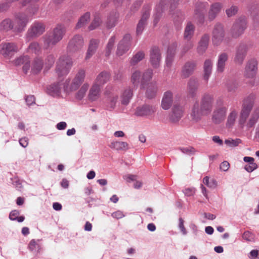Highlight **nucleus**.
Instances as JSON below:
<instances>
[{
	"mask_svg": "<svg viewBox=\"0 0 259 259\" xmlns=\"http://www.w3.org/2000/svg\"><path fill=\"white\" fill-rule=\"evenodd\" d=\"M194 26L190 22L187 23L184 32V38L188 40H190L194 34Z\"/></svg>",
	"mask_w": 259,
	"mask_h": 259,
	"instance_id": "a19ab883",
	"label": "nucleus"
},
{
	"mask_svg": "<svg viewBox=\"0 0 259 259\" xmlns=\"http://www.w3.org/2000/svg\"><path fill=\"white\" fill-rule=\"evenodd\" d=\"M115 40V36L111 37L109 39L105 49V55L106 57H109L110 55L111 51L113 49Z\"/></svg>",
	"mask_w": 259,
	"mask_h": 259,
	"instance_id": "49530a36",
	"label": "nucleus"
},
{
	"mask_svg": "<svg viewBox=\"0 0 259 259\" xmlns=\"http://www.w3.org/2000/svg\"><path fill=\"white\" fill-rule=\"evenodd\" d=\"M66 31V29L64 25L57 24L51 33L46 35L44 37L45 45L47 47L55 46L63 38Z\"/></svg>",
	"mask_w": 259,
	"mask_h": 259,
	"instance_id": "7ed1b4c3",
	"label": "nucleus"
},
{
	"mask_svg": "<svg viewBox=\"0 0 259 259\" xmlns=\"http://www.w3.org/2000/svg\"><path fill=\"white\" fill-rule=\"evenodd\" d=\"M259 119V107L256 108L252 113L249 120L247 123L248 127H253L257 122Z\"/></svg>",
	"mask_w": 259,
	"mask_h": 259,
	"instance_id": "4c0bfd02",
	"label": "nucleus"
},
{
	"mask_svg": "<svg viewBox=\"0 0 259 259\" xmlns=\"http://www.w3.org/2000/svg\"><path fill=\"white\" fill-rule=\"evenodd\" d=\"M55 62V57L52 55H50L47 56L45 60V69H49L54 64Z\"/></svg>",
	"mask_w": 259,
	"mask_h": 259,
	"instance_id": "864d4df0",
	"label": "nucleus"
},
{
	"mask_svg": "<svg viewBox=\"0 0 259 259\" xmlns=\"http://www.w3.org/2000/svg\"><path fill=\"white\" fill-rule=\"evenodd\" d=\"M107 108L110 110L115 109L118 102V92L116 89L107 87L105 91Z\"/></svg>",
	"mask_w": 259,
	"mask_h": 259,
	"instance_id": "423d86ee",
	"label": "nucleus"
},
{
	"mask_svg": "<svg viewBox=\"0 0 259 259\" xmlns=\"http://www.w3.org/2000/svg\"><path fill=\"white\" fill-rule=\"evenodd\" d=\"M25 101L28 106H30L35 103V98L33 96H28L25 98Z\"/></svg>",
	"mask_w": 259,
	"mask_h": 259,
	"instance_id": "774afa93",
	"label": "nucleus"
},
{
	"mask_svg": "<svg viewBox=\"0 0 259 259\" xmlns=\"http://www.w3.org/2000/svg\"><path fill=\"white\" fill-rule=\"evenodd\" d=\"M18 50V46L14 42H5L0 45V54L6 58H11Z\"/></svg>",
	"mask_w": 259,
	"mask_h": 259,
	"instance_id": "6e6552de",
	"label": "nucleus"
},
{
	"mask_svg": "<svg viewBox=\"0 0 259 259\" xmlns=\"http://www.w3.org/2000/svg\"><path fill=\"white\" fill-rule=\"evenodd\" d=\"M14 25L12 20L10 19H6L0 23V30L8 31L11 29L14 30Z\"/></svg>",
	"mask_w": 259,
	"mask_h": 259,
	"instance_id": "ea45409f",
	"label": "nucleus"
},
{
	"mask_svg": "<svg viewBox=\"0 0 259 259\" xmlns=\"http://www.w3.org/2000/svg\"><path fill=\"white\" fill-rule=\"evenodd\" d=\"M99 43V40L98 39H92L90 40L85 57L86 59L90 58L95 54L98 48Z\"/></svg>",
	"mask_w": 259,
	"mask_h": 259,
	"instance_id": "cd10ccee",
	"label": "nucleus"
},
{
	"mask_svg": "<svg viewBox=\"0 0 259 259\" xmlns=\"http://www.w3.org/2000/svg\"><path fill=\"white\" fill-rule=\"evenodd\" d=\"M203 183L204 185L210 188H214L217 187V185L216 181L211 180L210 181H209V178L207 176H206L203 178Z\"/></svg>",
	"mask_w": 259,
	"mask_h": 259,
	"instance_id": "5fc2aeb1",
	"label": "nucleus"
},
{
	"mask_svg": "<svg viewBox=\"0 0 259 259\" xmlns=\"http://www.w3.org/2000/svg\"><path fill=\"white\" fill-rule=\"evenodd\" d=\"M184 106L180 104H175L171 109L169 115V119L172 122H178L183 116L184 113Z\"/></svg>",
	"mask_w": 259,
	"mask_h": 259,
	"instance_id": "2eb2a0df",
	"label": "nucleus"
},
{
	"mask_svg": "<svg viewBox=\"0 0 259 259\" xmlns=\"http://www.w3.org/2000/svg\"><path fill=\"white\" fill-rule=\"evenodd\" d=\"M223 5L220 3H214L210 7L208 17L210 20H213L221 12Z\"/></svg>",
	"mask_w": 259,
	"mask_h": 259,
	"instance_id": "412c9836",
	"label": "nucleus"
},
{
	"mask_svg": "<svg viewBox=\"0 0 259 259\" xmlns=\"http://www.w3.org/2000/svg\"><path fill=\"white\" fill-rule=\"evenodd\" d=\"M247 51L246 46L244 45H240L236 51V54L235 57V61L238 64H241L246 55Z\"/></svg>",
	"mask_w": 259,
	"mask_h": 259,
	"instance_id": "4be33fe9",
	"label": "nucleus"
},
{
	"mask_svg": "<svg viewBox=\"0 0 259 259\" xmlns=\"http://www.w3.org/2000/svg\"><path fill=\"white\" fill-rule=\"evenodd\" d=\"M165 3L164 1H161L159 2V4L156 6L155 8L156 13L154 14V23H156L158 20L164 8Z\"/></svg>",
	"mask_w": 259,
	"mask_h": 259,
	"instance_id": "79ce46f5",
	"label": "nucleus"
},
{
	"mask_svg": "<svg viewBox=\"0 0 259 259\" xmlns=\"http://www.w3.org/2000/svg\"><path fill=\"white\" fill-rule=\"evenodd\" d=\"M72 66L71 58L68 56H62L57 63L56 72L59 76L66 75Z\"/></svg>",
	"mask_w": 259,
	"mask_h": 259,
	"instance_id": "39448f33",
	"label": "nucleus"
},
{
	"mask_svg": "<svg viewBox=\"0 0 259 259\" xmlns=\"http://www.w3.org/2000/svg\"><path fill=\"white\" fill-rule=\"evenodd\" d=\"M38 10V7L34 6L33 7L29 8L27 9L26 12H25L27 15H28L29 18L30 20L32 18L33 15H34L37 12Z\"/></svg>",
	"mask_w": 259,
	"mask_h": 259,
	"instance_id": "052dcab7",
	"label": "nucleus"
},
{
	"mask_svg": "<svg viewBox=\"0 0 259 259\" xmlns=\"http://www.w3.org/2000/svg\"><path fill=\"white\" fill-rule=\"evenodd\" d=\"M206 9V5L205 4H200L199 6H197L195 10V16L199 18L201 21L204 20V11Z\"/></svg>",
	"mask_w": 259,
	"mask_h": 259,
	"instance_id": "c03bdc74",
	"label": "nucleus"
},
{
	"mask_svg": "<svg viewBox=\"0 0 259 259\" xmlns=\"http://www.w3.org/2000/svg\"><path fill=\"white\" fill-rule=\"evenodd\" d=\"M153 75V70L148 69L146 70L143 74L141 78V85L142 88H144V84L147 81H150Z\"/></svg>",
	"mask_w": 259,
	"mask_h": 259,
	"instance_id": "a18cd8bd",
	"label": "nucleus"
},
{
	"mask_svg": "<svg viewBox=\"0 0 259 259\" xmlns=\"http://www.w3.org/2000/svg\"><path fill=\"white\" fill-rule=\"evenodd\" d=\"M228 111L227 107L225 105L222 98H218L215 102V108L211 115L212 122L216 124L223 122L226 117Z\"/></svg>",
	"mask_w": 259,
	"mask_h": 259,
	"instance_id": "20e7f679",
	"label": "nucleus"
},
{
	"mask_svg": "<svg viewBox=\"0 0 259 259\" xmlns=\"http://www.w3.org/2000/svg\"><path fill=\"white\" fill-rule=\"evenodd\" d=\"M252 106L253 104L252 102H250L247 103V101H244L239 120V123L241 125H243L245 123Z\"/></svg>",
	"mask_w": 259,
	"mask_h": 259,
	"instance_id": "dca6fc26",
	"label": "nucleus"
},
{
	"mask_svg": "<svg viewBox=\"0 0 259 259\" xmlns=\"http://www.w3.org/2000/svg\"><path fill=\"white\" fill-rule=\"evenodd\" d=\"M230 167V164L227 161H224L222 162L220 166V168L221 170L224 171H227Z\"/></svg>",
	"mask_w": 259,
	"mask_h": 259,
	"instance_id": "338daca9",
	"label": "nucleus"
},
{
	"mask_svg": "<svg viewBox=\"0 0 259 259\" xmlns=\"http://www.w3.org/2000/svg\"><path fill=\"white\" fill-rule=\"evenodd\" d=\"M146 24V23L145 22L139 21L137 27V33L138 34H140L142 33Z\"/></svg>",
	"mask_w": 259,
	"mask_h": 259,
	"instance_id": "69168bd1",
	"label": "nucleus"
},
{
	"mask_svg": "<svg viewBox=\"0 0 259 259\" xmlns=\"http://www.w3.org/2000/svg\"><path fill=\"white\" fill-rule=\"evenodd\" d=\"M141 72L139 71L136 70L133 73L131 76V81L135 87L138 85L141 79Z\"/></svg>",
	"mask_w": 259,
	"mask_h": 259,
	"instance_id": "09e8293b",
	"label": "nucleus"
},
{
	"mask_svg": "<svg viewBox=\"0 0 259 259\" xmlns=\"http://www.w3.org/2000/svg\"><path fill=\"white\" fill-rule=\"evenodd\" d=\"M176 48L177 44L175 43L171 44L168 48L165 63L166 65L168 67L171 65Z\"/></svg>",
	"mask_w": 259,
	"mask_h": 259,
	"instance_id": "c85d7f7f",
	"label": "nucleus"
},
{
	"mask_svg": "<svg viewBox=\"0 0 259 259\" xmlns=\"http://www.w3.org/2000/svg\"><path fill=\"white\" fill-rule=\"evenodd\" d=\"M241 140L238 138L235 139L228 138L225 140L224 143L230 147H235L238 146L241 143Z\"/></svg>",
	"mask_w": 259,
	"mask_h": 259,
	"instance_id": "8fccbe9b",
	"label": "nucleus"
},
{
	"mask_svg": "<svg viewBox=\"0 0 259 259\" xmlns=\"http://www.w3.org/2000/svg\"><path fill=\"white\" fill-rule=\"evenodd\" d=\"M89 84L88 83H83L78 91L75 94V98L77 100H81L85 96L86 93L89 90Z\"/></svg>",
	"mask_w": 259,
	"mask_h": 259,
	"instance_id": "58836bf2",
	"label": "nucleus"
},
{
	"mask_svg": "<svg viewBox=\"0 0 259 259\" xmlns=\"http://www.w3.org/2000/svg\"><path fill=\"white\" fill-rule=\"evenodd\" d=\"M209 37L207 34L203 35L199 42L197 47V51L199 54H203L207 49Z\"/></svg>",
	"mask_w": 259,
	"mask_h": 259,
	"instance_id": "2f4dec72",
	"label": "nucleus"
},
{
	"mask_svg": "<svg viewBox=\"0 0 259 259\" xmlns=\"http://www.w3.org/2000/svg\"><path fill=\"white\" fill-rule=\"evenodd\" d=\"M214 102L213 95L205 94L200 102H196L193 105L190 117L194 122L199 121L203 116L208 115L211 112Z\"/></svg>",
	"mask_w": 259,
	"mask_h": 259,
	"instance_id": "f257e3e1",
	"label": "nucleus"
},
{
	"mask_svg": "<svg viewBox=\"0 0 259 259\" xmlns=\"http://www.w3.org/2000/svg\"><path fill=\"white\" fill-rule=\"evenodd\" d=\"M246 27V20L244 18L238 19L234 24L232 29L231 33L232 36L237 37L242 34Z\"/></svg>",
	"mask_w": 259,
	"mask_h": 259,
	"instance_id": "f8f14e48",
	"label": "nucleus"
},
{
	"mask_svg": "<svg viewBox=\"0 0 259 259\" xmlns=\"http://www.w3.org/2000/svg\"><path fill=\"white\" fill-rule=\"evenodd\" d=\"M150 9L148 6L145 8L144 11L143 13L142 17L140 21L146 23L147 20L150 16Z\"/></svg>",
	"mask_w": 259,
	"mask_h": 259,
	"instance_id": "13d9d810",
	"label": "nucleus"
},
{
	"mask_svg": "<svg viewBox=\"0 0 259 259\" xmlns=\"http://www.w3.org/2000/svg\"><path fill=\"white\" fill-rule=\"evenodd\" d=\"M145 56V53L143 51L138 52L132 58L131 61L132 65H135L138 62L142 60Z\"/></svg>",
	"mask_w": 259,
	"mask_h": 259,
	"instance_id": "de8ad7c7",
	"label": "nucleus"
},
{
	"mask_svg": "<svg viewBox=\"0 0 259 259\" xmlns=\"http://www.w3.org/2000/svg\"><path fill=\"white\" fill-rule=\"evenodd\" d=\"M101 23V19L98 17H95L90 25L89 26V29L90 30H93L97 28L100 26Z\"/></svg>",
	"mask_w": 259,
	"mask_h": 259,
	"instance_id": "6e6d98bb",
	"label": "nucleus"
},
{
	"mask_svg": "<svg viewBox=\"0 0 259 259\" xmlns=\"http://www.w3.org/2000/svg\"><path fill=\"white\" fill-rule=\"evenodd\" d=\"M29 62V58L28 56H23L16 59L15 60V64L17 65L24 64L23 69L26 73L30 68Z\"/></svg>",
	"mask_w": 259,
	"mask_h": 259,
	"instance_id": "f704fd0d",
	"label": "nucleus"
},
{
	"mask_svg": "<svg viewBox=\"0 0 259 259\" xmlns=\"http://www.w3.org/2000/svg\"><path fill=\"white\" fill-rule=\"evenodd\" d=\"M45 31V25L39 22H34L27 31L29 37L37 36L41 35Z\"/></svg>",
	"mask_w": 259,
	"mask_h": 259,
	"instance_id": "4468645a",
	"label": "nucleus"
},
{
	"mask_svg": "<svg viewBox=\"0 0 259 259\" xmlns=\"http://www.w3.org/2000/svg\"><path fill=\"white\" fill-rule=\"evenodd\" d=\"M119 14L117 12H113L110 14L106 22L107 27L110 28L114 27L117 24Z\"/></svg>",
	"mask_w": 259,
	"mask_h": 259,
	"instance_id": "473e14b6",
	"label": "nucleus"
},
{
	"mask_svg": "<svg viewBox=\"0 0 259 259\" xmlns=\"http://www.w3.org/2000/svg\"><path fill=\"white\" fill-rule=\"evenodd\" d=\"M212 67V62L211 60L209 59H207L205 60L203 66V70H204V75L203 78L206 81H207L209 76L211 73Z\"/></svg>",
	"mask_w": 259,
	"mask_h": 259,
	"instance_id": "72a5a7b5",
	"label": "nucleus"
},
{
	"mask_svg": "<svg viewBox=\"0 0 259 259\" xmlns=\"http://www.w3.org/2000/svg\"><path fill=\"white\" fill-rule=\"evenodd\" d=\"M40 51V47L36 42H33L30 44L28 48V51L30 53L38 54Z\"/></svg>",
	"mask_w": 259,
	"mask_h": 259,
	"instance_id": "603ef678",
	"label": "nucleus"
},
{
	"mask_svg": "<svg viewBox=\"0 0 259 259\" xmlns=\"http://www.w3.org/2000/svg\"><path fill=\"white\" fill-rule=\"evenodd\" d=\"M43 63L39 58L34 59L31 66V71L33 73L37 74L39 73L42 68Z\"/></svg>",
	"mask_w": 259,
	"mask_h": 259,
	"instance_id": "c9c22d12",
	"label": "nucleus"
},
{
	"mask_svg": "<svg viewBox=\"0 0 259 259\" xmlns=\"http://www.w3.org/2000/svg\"><path fill=\"white\" fill-rule=\"evenodd\" d=\"M101 92V87L98 84L93 83L89 90L88 95V100L92 102L97 100L100 97Z\"/></svg>",
	"mask_w": 259,
	"mask_h": 259,
	"instance_id": "6ab92c4d",
	"label": "nucleus"
},
{
	"mask_svg": "<svg viewBox=\"0 0 259 259\" xmlns=\"http://www.w3.org/2000/svg\"><path fill=\"white\" fill-rule=\"evenodd\" d=\"M29 20L30 19L26 13L17 14L14 22V31L21 32L24 31Z\"/></svg>",
	"mask_w": 259,
	"mask_h": 259,
	"instance_id": "0eeeda50",
	"label": "nucleus"
},
{
	"mask_svg": "<svg viewBox=\"0 0 259 259\" xmlns=\"http://www.w3.org/2000/svg\"><path fill=\"white\" fill-rule=\"evenodd\" d=\"M111 216L116 219H120L125 217L123 211L121 210H117L111 214Z\"/></svg>",
	"mask_w": 259,
	"mask_h": 259,
	"instance_id": "e2e57ef3",
	"label": "nucleus"
},
{
	"mask_svg": "<svg viewBox=\"0 0 259 259\" xmlns=\"http://www.w3.org/2000/svg\"><path fill=\"white\" fill-rule=\"evenodd\" d=\"M132 37L130 34H125L122 39L119 42L116 51V55L121 56L125 53L130 49Z\"/></svg>",
	"mask_w": 259,
	"mask_h": 259,
	"instance_id": "9b49d317",
	"label": "nucleus"
},
{
	"mask_svg": "<svg viewBox=\"0 0 259 259\" xmlns=\"http://www.w3.org/2000/svg\"><path fill=\"white\" fill-rule=\"evenodd\" d=\"M90 19V14L88 12L85 13L79 19L76 25L75 28L79 29L84 26L89 21Z\"/></svg>",
	"mask_w": 259,
	"mask_h": 259,
	"instance_id": "37998d69",
	"label": "nucleus"
},
{
	"mask_svg": "<svg viewBox=\"0 0 259 259\" xmlns=\"http://www.w3.org/2000/svg\"><path fill=\"white\" fill-rule=\"evenodd\" d=\"M257 167V165L254 162L248 163V164L245 165L244 166L245 169L249 172H251L253 171L254 170L256 169Z\"/></svg>",
	"mask_w": 259,
	"mask_h": 259,
	"instance_id": "680f3d73",
	"label": "nucleus"
},
{
	"mask_svg": "<svg viewBox=\"0 0 259 259\" xmlns=\"http://www.w3.org/2000/svg\"><path fill=\"white\" fill-rule=\"evenodd\" d=\"M61 88L59 83L52 84L47 89L48 93L54 97L59 96L61 94Z\"/></svg>",
	"mask_w": 259,
	"mask_h": 259,
	"instance_id": "e433bc0d",
	"label": "nucleus"
},
{
	"mask_svg": "<svg viewBox=\"0 0 259 259\" xmlns=\"http://www.w3.org/2000/svg\"><path fill=\"white\" fill-rule=\"evenodd\" d=\"M83 44L82 37L80 35H75L69 40L67 51L70 53L75 52L81 49Z\"/></svg>",
	"mask_w": 259,
	"mask_h": 259,
	"instance_id": "1a4fd4ad",
	"label": "nucleus"
},
{
	"mask_svg": "<svg viewBox=\"0 0 259 259\" xmlns=\"http://www.w3.org/2000/svg\"><path fill=\"white\" fill-rule=\"evenodd\" d=\"M199 87V83L196 79L191 78L188 83V92L189 95L194 97Z\"/></svg>",
	"mask_w": 259,
	"mask_h": 259,
	"instance_id": "7c9ffc66",
	"label": "nucleus"
},
{
	"mask_svg": "<svg viewBox=\"0 0 259 259\" xmlns=\"http://www.w3.org/2000/svg\"><path fill=\"white\" fill-rule=\"evenodd\" d=\"M155 111V106L144 104L139 106L136 108L135 115L140 117H148L152 115Z\"/></svg>",
	"mask_w": 259,
	"mask_h": 259,
	"instance_id": "9d476101",
	"label": "nucleus"
},
{
	"mask_svg": "<svg viewBox=\"0 0 259 259\" xmlns=\"http://www.w3.org/2000/svg\"><path fill=\"white\" fill-rule=\"evenodd\" d=\"M156 92V87L154 85H150L147 89L146 93V96L149 99H152L155 96Z\"/></svg>",
	"mask_w": 259,
	"mask_h": 259,
	"instance_id": "3c124183",
	"label": "nucleus"
},
{
	"mask_svg": "<svg viewBox=\"0 0 259 259\" xmlns=\"http://www.w3.org/2000/svg\"><path fill=\"white\" fill-rule=\"evenodd\" d=\"M180 150L182 153L189 155H193L196 152V150L194 148L191 146L181 148Z\"/></svg>",
	"mask_w": 259,
	"mask_h": 259,
	"instance_id": "4d7b16f0",
	"label": "nucleus"
},
{
	"mask_svg": "<svg viewBox=\"0 0 259 259\" xmlns=\"http://www.w3.org/2000/svg\"><path fill=\"white\" fill-rule=\"evenodd\" d=\"M237 7L235 6H232L226 10V13L228 17H230L235 15L237 13Z\"/></svg>",
	"mask_w": 259,
	"mask_h": 259,
	"instance_id": "bf43d9fd",
	"label": "nucleus"
},
{
	"mask_svg": "<svg viewBox=\"0 0 259 259\" xmlns=\"http://www.w3.org/2000/svg\"><path fill=\"white\" fill-rule=\"evenodd\" d=\"M257 63L255 60H251L248 62L244 72L245 76L249 78H253L257 69Z\"/></svg>",
	"mask_w": 259,
	"mask_h": 259,
	"instance_id": "a211bd4d",
	"label": "nucleus"
},
{
	"mask_svg": "<svg viewBox=\"0 0 259 259\" xmlns=\"http://www.w3.org/2000/svg\"><path fill=\"white\" fill-rule=\"evenodd\" d=\"M213 42L215 45L220 44L223 40L225 33L223 26L221 24L215 25L213 31Z\"/></svg>",
	"mask_w": 259,
	"mask_h": 259,
	"instance_id": "f3484780",
	"label": "nucleus"
},
{
	"mask_svg": "<svg viewBox=\"0 0 259 259\" xmlns=\"http://www.w3.org/2000/svg\"><path fill=\"white\" fill-rule=\"evenodd\" d=\"M85 75V71L81 69L75 73L72 80L70 78L66 79L63 84L64 91L69 94L77 90L84 82Z\"/></svg>",
	"mask_w": 259,
	"mask_h": 259,
	"instance_id": "f03ea898",
	"label": "nucleus"
},
{
	"mask_svg": "<svg viewBox=\"0 0 259 259\" xmlns=\"http://www.w3.org/2000/svg\"><path fill=\"white\" fill-rule=\"evenodd\" d=\"M228 56L227 53H223L218 56L217 62V71L222 72L224 70L226 62L228 60Z\"/></svg>",
	"mask_w": 259,
	"mask_h": 259,
	"instance_id": "bb28decb",
	"label": "nucleus"
},
{
	"mask_svg": "<svg viewBox=\"0 0 259 259\" xmlns=\"http://www.w3.org/2000/svg\"><path fill=\"white\" fill-rule=\"evenodd\" d=\"M193 46H194V44L192 41H188L186 44V45L184 46V47H183V48L182 49L183 53L184 54L186 53L188 51H189V50L192 49L193 47Z\"/></svg>",
	"mask_w": 259,
	"mask_h": 259,
	"instance_id": "0e129e2a",
	"label": "nucleus"
},
{
	"mask_svg": "<svg viewBox=\"0 0 259 259\" xmlns=\"http://www.w3.org/2000/svg\"><path fill=\"white\" fill-rule=\"evenodd\" d=\"M109 147L111 149L118 151H126L129 149V145L127 142L118 141H112Z\"/></svg>",
	"mask_w": 259,
	"mask_h": 259,
	"instance_id": "a878e982",
	"label": "nucleus"
},
{
	"mask_svg": "<svg viewBox=\"0 0 259 259\" xmlns=\"http://www.w3.org/2000/svg\"><path fill=\"white\" fill-rule=\"evenodd\" d=\"M237 117L238 110L235 108H231L227 117L226 126L229 128L232 127L236 122Z\"/></svg>",
	"mask_w": 259,
	"mask_h": 259,
	"instance_id": "5701e85b",
	"label": "nucleus"
},
{
	"mask_svg": "<svg viewBox=\"0 0 259 259\" xmlns=\"http://www.w3.org/2000/svg\"><path fill=\"white\" fill-rule=\"evenodd\" d=\"M196 67V63L194 62H188L183 67L182 73V76L185 77L189 76L194 71Z\"/></svg>",
	"mask_w": 259,
	"mask_h": 259,
	"instance_id": "393cba45",
	"label": "nucleus"
},
{
	"mask_svg": "<svg viewBox=\"0 0 259 259\" xmlns=\"http://www.w3.org/2000/svg\"><path fill=\"white\" fill-rule=\"evenodd\" d=\"M161 59V53L159 49L156 47H152L150 51L149 59L151 65L155 68L158 67L160 65Z\"/></svg>",
	"mask_w": 259,
	"mask_h": 259,
	"instance_id": "ddd939ff",
	"label": "nucleus"
},
{
	"mask_svg": "<svg viewBox=\"0 0 259 259\" xmlns=\"http://www.w3.org/2000/svg\"><path fill=\"white\" fill-rule=\"evenodd\" d=\"M109 79V73L105 71H103L98 74L94 83L98 84L101 87V85L104 84L107 81H108Z\"/></svg>",
	"mask_w": 259,
	"mask_h": 259,
	"instance_id": "c756f323",
	"label": "nucleus"
},
{
	"mask_svg": "<svg viewBox=\"0 0 259 259\" xmlns=\"http://www.w3.org/2000/svg\"><path fill=\"white\" fill-rule=\"evenodd\" d=\"M173 95L169 91L166 92L163 97L161 102V107L164 110L168 109L172 102Z\"/></svg>",
	"mask_w": 259,
	"mask_h": 259,
	"instance_id": "b1692460",
	"label": "nucleus"
},
{
	"mask_svg": "<svg viewBox=\"0 0 259 259\" xmlns=\"http://www.w3.org/2000/svg\"><path fill=\"white\" fill-rule=\"evenodd\" d=\"M133 96V92L130 87H127L122 90L120 93V102L126 106L129 104Z\"/></svg>",
	"mask_w": 259,
	"mask_h": 259,
	"instance_id": "aec40b11",
	"label": "nucleus"
}]
</instances>
